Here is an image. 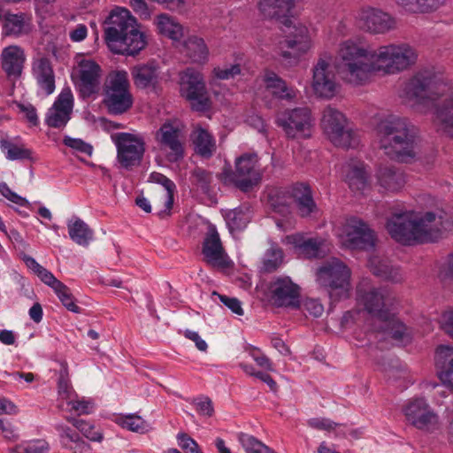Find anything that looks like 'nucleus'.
Instances as JSON below:
<instances>
[{
	"mask_svg": "<svg viewBox=\"0 0 453 453\" xmlns=\"http://www.w3.org/2000/svg\"><path fill=\"white\" fill-rule=\"evenodd\" d=\"M54 292L58 296L62 304L70 311L81 313V309L75 303V298L67 286L62 283Z\"/></svg>",
	"mask_w": 453,
	"mask_h": 453,
	"instance_id": "obj_47",
	"label": "nucleus"
},
{
	"mask_svg": "<svg viewBox=\"0 0 453 453\" xmlns=\"http://www.w3.org/2000/svg\"><path fill=\"white\" fill-rule=\"evenodd\" d=\"M403 412L409 423L419 430L434 432L440 427L438 415L422 397L410 401Z\"/></svg>",
	"mask_w": 453,
	"mask_h": 453,
	"instance_id": "obj_15",
	"label": "nucleus"
},
{
	"mask_svg": "<svg viewBox=\"0 0 453 453\" xmlns=\"http://www.w3.org/2000/svg\"><path fill=\"white\" fill-rule=\"evenodd\" d=\"M117 148V159L120 165L131 170L142 161L146 143L144 138L131 133H117L111 136Z\"/></svg>",
	"mask_w": 453,
	"mask_h": 453,
	"instance_id": "obj_12",
	"label": "nucleus"
},
{
	"mask_svg": "<svg viewBox=\"0 0 453 453\" xmlns=\"http://www.w3.org/2000/svg\"><path fill=\"white\" fill-rule=\"evenodd\" d=\"M346 179L352 190H364L367 185L368 179L365 165L363 163H358V165L350 167L346 175Z\"/></svg>",
	"mask_w": 453,
	"mask_h": 453,
	"instance_id": "obj_40",
	"label": "nucleus"
},
{
	"mask_svg": "<svg viewBox=\"0 0 453 453\" xmlns=\"http://www.w3.org/2000/svg\"><path fill=\"white\" fill-rule=\"evenodd\" d=\"M434 123L440 132L453 137V94L436 105Z\"/></svg>",
	"mask_w": 453,
	"mask_h": 453,
	"instance_id": "obj_28",
	"label": "nucleus"
},
{
	"mask_svg": "<svg viewBox=\"0 0 453 453\" xmlns=\"http://www.w3.org/2000/svg\"><path fill=\"white\" fill-rule=\"evenodd\" d=\"M72 424L82 433V434L90 441H101L103 440V434L95 426L84 419L72 418L70 420Z\"/></svg>",
	"mask_w": 453,
	"mask_h": 453,
	"instance_id": "obj_49",
	"label": "nucleus"
},
{
	"mask_svg": "<svg viewBox=\"0 0 453 453\" xmlns=\"http://www.w3.org/2000/svg\"><path fill=\"white\" fill-rule=\"evenodd\" d=\"M303 253L309 257H320L326 253V242L322 239L310 238L301 244Z\"/></svg>",
	"mask_w": 453,
	"mask_h": 453,
	"instance_id": "obj_45",
	"label": "nucleus"
},
{
	"mask_svg": "<svg viewBox=\"0 0 453 453\" xmlns=\"http://www.w3.org/2000/svg\"><path fill=\"white\" fill-rule=\"evenodd\" d=\"M37 276L41 279L42 282L50 286L53 290H55L58 287H59L62 284L60 280H58L49 270H47L43 266L38 272Z\"/></svg>",
	"mask_w": 453,
	"mask_h": 453,
	"instance_id": "obj_60",
	"label": "nucleus"
},
{
	"mask_svg": "<svg viewBox=\"0 0 453 453\" xmlns=\"http://www.w3.org/2000/svg\"><path fill=\"white\" fill-rule=\"evenodd\" d=\"M308 425L315 429L330 431L334 430L338 424L331 421L328 418H311L308 420Z\"/></svg>",
	"mask_w": 453,
	"mask_h": 453,
	"instance_id": "obj_59",
	"label": "nucleus"
},
{
	"mask_svg": "<svg viewBox=\"0 0 453 453\" xmlns=\"http://www.w3.org/2000/svg\"><path fill=\"white\" fill-rule=\"evenodd\" d=\"M101 66L93 59L82 58L72 73V80L81 98L87 99L100 90Z\"/></svg>",
	"mask_w": 453,
	"mask_h": 453,
	"instance_id": "obj_14",
	"label": "nucleus"
},
{
	"mask_svg": "<svg viewBox=\"0 0 453 453\" xmlns=\"http://www.w3.org/2000/svg\"><path fill=\"white\" fill-rule=\"evenodd\" d=\"M4 234L16 248L23 250L27 248L28 244L25 242L20 233L15 228H11Z\"/></svg>",
	"mask_w": 453,
	"mask_h": 453,
	"instance_id": "obj_62",
	"label": "nucleus"
},
{
	"mask_svg": "<svg viewBox=\"0 0 453 453\" xmlns=\"http://www.w3.org/2000/svg\"><path fill=\"white\" fill-rule=\"evenodd\" d=\"M102 103L111 115L128 111L134 104L128 73L125 70L110 72L104 81Z\"/></svg>",
	"mask_w": 453,
	"mask_h": 453,
	"instance_id": "obj_7",
	"label": "nucleus"
},
{
	"mask_svg": "<svg viewBox=\"0 0 453 453\" xmlns=\"http://www.w3.org/2000/svg\"><path fill=\"white\" fill-rule=\"evenodd\" d=\"M180 93L190 104L193 111L204 112L211 108L205 83L202 74L191 68H188L180 74Z\"/></svg>",
	"mask_w": 453,
	"mask_h": 453,
	"instance_id": "obj_11",
	"label": "nucleus"
},
{
	"mask_svg": "<svg viewBox=\"0 0 453 453\" xmlns=\"http://www.w3.org/2000/svg\"><path fill=\"white\" fill-rule=\"evenodd\" d=\"M32 73L40 88L50 96L55 90V74L50 60L46 57L35 58L32 62Z\"/></svg>",
	"mask_w": 453,
	"mask_h": 453,
	"instance_id": "obj_25",
	"label": "nucleus"
},
{
	"mask_svg": "<svg viewBox=\"0 0 453 453\" xmlns=\"http://www.w3.org/2000/svg\"><path fill=\"white\" fill-rule=\"evenodd\" d=\"M63 142L65 146L88 156H90L93 152V147L81 139L65 136L63 140Z\"/></svg>",
	"mask_w": 453,
	"mask_h": 453,
	"instance_id": "obj_53",
	"label": "nucleus"
},
{
	"mask_svg": "<svg viewBox=\"0 0 453 453\" xmlns=\"http://www.w3.org/2000/svg\"><path fill=\"white\" fill-rule=\"evenodd\" d=\"M436 372L443 384L453 388V347L441 345L434 354Z\"/></svg>",
	"mask_w": 453,
	"mask_h": 453,
	"instance_id": "obj_27",
	"label": "nucleus"
},
{
	"mask_svg": "<svg viewBox=\"0 0 453 453\" xmlns=\"http://www.w3.org/2000/svg\"><path fill=\"white\" fill-rule=\"evenodd\" d=\"M376 137L379 147L391 160L411 163L418 154L416 127L404 118L389 116L377 124Z\"/></svg>",
	"mask_w": 453,
	"mask_h": 453,
	"instance_id": "obj_4",
	"label": "nucleus"
},
{
	"mask_svg": "<svg viewBox=\"0 0 453 453\" xmlns=\"http://www.w3.org/2000/svg\"><path fill=\"white\" fill-rule=\"evenodd\" d=\"M155 140L162 150H168L169 161L177 162L184 157V144L178 126L165 122L156 132Z\"/></svg>",
	"mask_w": 453,
	"mask_h": 453,
	"instance_id": "obj_19",
	"label": "nucleus"
},
{
	"mask_svg": "<svg viewBox=\"0 0 453 453\" xmlns=\"http://www.w3.org/2000/svg\"><path fill=\"white\" fill-rule=\"evenodd\" d=\"M202 253L204 261L213 267L226 269L232 265L223 249L219 234L215 229L211 230L204 238Z\"/></svg>",
	"mask_w": 453,
	"mask_h": 453,
	"instance_id": "obj_22",
	"label": "nucleus"
},
{
	"mask_svg": "<svg viewBox=\"0 0 453 453\" xmlns=\"http://www.w3.org/2000/svg\"><path fill=\"white\" fill-rule=\"evenodd\" d=\"M346 242L353 250H370L375 245L373 231L362 220L350 219L346 226Z\"/></svg>",
	"mask_w": 453,
	"mask_h": 453,
	"instance_id": "obj_23",
	"label": "nucleus"
},
{
	"mask_svg": "<svg viewBox=\"0 0 453 453\" xmlns=\"http://www.w3.org/2000/svg\"><path fill=\"white\" fill-rule=\"evenodd\" d=\"M117 423L132 432L144 433L147 428L146 422L140 416L134 414L120 416L117 418Z\"/></svg>",
	"mask_w": 453,
	"mask_h": 453,
	"instance_id": "obj_46",
	"label": "nucleus"
},
{
	"mask_svg": "<svg viewBox=\"0 0 453 453\" xmlns=\"http://www.w3.org/2000/svg\"><path fill=\"white\" fill-rule=\"evenodd\" d=\"M150 179L162 185L166 190V198L165 201V210L158 212V216L160 218H165L170 215V211L173 208V191L175 189V184L172 180L167 178L165 175L159 173H152L150 174Z\"/></svg>",
	"mask_w": 453,
	"mask_h": 453,
	"instance_id": "obj_39",
	"label": "nucleus"
},
{
	"mask_svg": "<svg viewBox=\"0 0 453 453\" xmlns=\"http://www.w3.org/2000/svg\"><path fill=\"white\" fill-rule=\"evenodd\" d=\"M311 87L315 95L321 98L331 99L337 93L339 84L331 68L330 58L318 59L312 69Z\"/></svg>",
	"mask_w": 453,
	"mask_h": 453,
	"instance_id": "obj_18",
	"label": "nucleus"
},
{
	"mask_svg": "<svg viewBox=\"0 0 453 453\" xmlns=\"http://www.w3.org/2000/svg\"><path fill=\"white\" fill-rule=\"evenodd\" d=\"M283 251L280 248L271 247L266 252L264 262L265 270L268 273L275 271L282 263Z\"/></svg>",
	"mask_w": 453,
	"mask_h": 453,
	"instance_id": "obj_50",
	"label": "nucleus"
},
{
	"mask_svg": "<svg viewBox=\"0 0 453 453\" xmlns=\"http://www.w3.org/2000/svg\"><path fill=\"white\" fill-rule=\"evenodd\" d=\"M250 355L260 367L267 371L273 370L272 361L265 354H263L259 349L251 348L250 350Z\"/></svg>",
	"mask_w": 453,
	"mask_h": 453,
	"instance_id": "obj_56",
	"label": "nucleus"
},
{
	"mask_svg": "<svg viewBox=\"0 0 453 453\" xmlns=\"http://www.w3.org/2000/svg\"><path fill=\"white\" fill-rule=\"evenodd\" d=\"M67 228L71 240L78 245L88 246L93 239V230L80 218L71 219L67 222Z\"/></svg>",
	"mask_w": 453,
	"mask_h": 453,
	"instance_id": "obj_34",
	"label": "nucleus"
},
{
	"mask_svg": "<svg viewBox=\"0 0 453 453\" xmlns=\"http://www.w3.org/2000/svg\"><path fill=\"white\" fill-rule=\"evenodd\" d=\"M371 272L386 280L400 282L403 280L399 267L391 265L388 262L372 257L369 260Z\"/></svg>",
	"mask_w": 453,
	"mask_h": 453,
	"instance_id": "obj_36",
	"label": "nucleus"
},
{
	"mask_svg": "<svg viewBox=\"0 0 453 453\" xmlns=\"http://www.w3.org/2000/svg\"><path fill=\"white\" fill-rule=\"evenodd\" d=\"M268 297L276 307H297L300 287L288 276L275 277L268 285Z\"/></svg>",
	"mask_w": 453,
	"mask_h": 453,
	"instance_id": "obj_16",
	"label": "nucleus"
},
{
	"mask_svg": "<svg viewBox=\"0 0 453 453\" xmlns=\"http://www.w3.org/2000/svg\"><path fill=\"white\" fill-rule=\"evenodd\" d=\"M213 73L219 80H229L241 73V66L235 64L226 67H215Z\"/></svg>",
	"mask_w": 453,
	"mask_h": 453,
	"instance_id": "obj_54",
	"label": "nucleus"
},
{
	"mask_svg": "<svg viewBox=\"0 0 453 453\" xmlns=\"http://www.w3.org/2000/svg\"><path fill=\"white\" fill-rule=\"evenodd\" d=\"M129 4L133 11L142 19H148L150 18V12L145 0H130Z\"/></svg>",
	"mask_w": 453,
	"mask_h": 453,
	"instance_id": "obj_61",
	"label": "nucleus"
},
{
	"mask_svg": "<svg viewBox=\"0 0 453 453\" xmlns=\"http://www.w3.org/2000/svg\"><path fill=\"white\" fill-rule=\"evenodd\" d=\"M448 0H395L404 11L413 14H430L443 7Z\"/></svg>",
	"mask_w": 453,
	"mask_h": 453,
	"instance_id": "obj_33",
	"label": "nucleus"
},
{
	"mask_svg": "<svg viewBox=\"0 0 453 453\" xmlns=\"http://www.w3.org/2000/svg\"><path fill=\"white\" fill-rule=\"evenodd\" d=\"M49 443L44 440H35L27 443L17 445L12 449V453H48Z\"/></svg>",
	"mask_w": 453,
	"mask_h": 453,
	"instance_id": "obj_48",
	"label": "nucleus"
},
{
	"mask_svg": "<svg viewBox=\"0 0 453 453\" xmlns=\"http://www.w3.org/2000/svg\"><path fill=\"white\" fill-rule=\"evenodd\" d=\"M195 185L203 194L209 196L211 192L212 173L203 168H195L190 176Z\"/></svg>",
	"mask_w": 453,
	"mask_h": 453,
	"instance_id": "obj_43",
	"label": "nucleus"
},
{
	"mask_svg": "<svg viewBox=\"0 0 453 453\" xmlns=\"http://www.w3.org/2000/svg\"><path fill=\"white\" fill-rule=\"evenodd\" d=\"M357 301L365 311L379 321L380 325L374 326V331L381 332L400 343L410 342L411 332L395 315L397 299L390 289L362 282L357 288Z\"/></svg>",
	"mask_w": 453,
	"mask_h": 453,
	"instance_id": "obj_2",
	"label": "nucleus"
},
{
	"mask_svg": "<svg viewBox=\"0 0 453 453\" xmlns=\"http://www.w3.org/2000/svg\"><path fill=\"white\" fill-rule=\"evenodd\" d=\"M292 199L301 217H308L317 211V204L310 186L303 183L296 184L292 190Z\"/></svg>",
	"mask_w": 453,
	"mask_h": 453,
	"instance_id": "obj_31",
	"label": "nucleus"
},
{
	"mask_svg": "<svg viewBox=\"0 0 453 453\" xmlns=\"http://www.w3.org/2000/svg\"><path fill=\"white\" fill-rule=\"evenodd\" d=\"M251 218L250 210L247 206H241L230 210L225 214V219L230 231H240L244 229Z\"/></svg>",
	"mask_w": 453,
	"mask_h": 453,
	"instance_id": "obj_38",
	"label": "nucleus"
},
{
	"mask_svg": "<svg viewBox=\"0 0 453 453\" xmlns=\"http://www.w3.org/2000/svg\"><path fill=\"white\" fill-rule=\"evenodd\" d=\"M78 415L89 414L93 410V403L90 401L84 399L81 400H72L68 403Z\"/></svg>",
	"mask_w": 453,
	"mask_h": 453,
	"instance_id": "obj_58",
	"label": "nucleus"
},
{
	"mask_svg": "<svg viewBox=\"0 0 453 453\" xmlns=\"http://www.w3.org/2000/svg\"><path fill=\"white\" fill-rule=\"evenodd\" d=\"M313 119L308 107L287 109L279 112L276 124L281 127L288 138H307L311 136Z\"/></svg>",
	"mask_w": 453,
	"mask_h": 453,
	"instance_id": "obj_13",
	"label": "nucleus"
},
{
	"mask_svg": "<svg viewBox=\"0 0 453 453\" xmlns=\"http://www.w3.org/2000/svg\"><path fill=\"white\" fill-rule=\"evenodd\" d=\"M357 19L361 27L372 35H385L397 27V20L394 16L372 6L363 7Z\"/></svg>",
	"mask_w": 453,
	"mask_h": 453,
	"instance_id": "obj_17",
	"label": "nucleus"
},
{
	"mask_svg": "<svg viewBox=\"0 0 453 453\" xmlns=\"http://www.w3.org/2000/svg\"><path fill=\"white\" fill-rule=\"evenodd\" d=\"M268 200L273 209L280 213H285L288 211V208L292 200V194L288 191L275 188L272 189L268 194Z\"/></svg>",
	"mask_w": 453,
	"mask_h": 453,
	"instance_id": "obj_41",
	"label": "nucleus"
},
{
	"mask_svg": "<svg viewBox=\"0 0 453 453\" xmlns=\"http://www.w3.org/2000/svg\"><path fill=\"white\" fill-rule=\"evenodd\" d=\"M441 323L444 332L453 339V310L442 313Z\"/></svg>",
	"mask_w": 453,
	"mask_h": 453,
	"instance_id": "obj_64",
	"label": "nucleus"
},
{
	"mask_svg": "<svg viewBox=\"0 0 453 453\" xmlns=\"http://www.w3.org/2000/svg\"><path fill=\"white\" fill-rule=\"evenodd\" d=\"M178 445L186 453H203L196 441L185 433L177 434Z\"/></svg>",
	"mask_w": 453,
	"mask_h": 453,
	"instance_id": "obj_52",
	"label": "nucleus"
},
{
	"mask_svg": "<svg viewBox=\"0 0 453 453\" xmlns=\"http://www.w3.org/2000/svg\"><path fill=\"white\" fill-rule=\"evenodd\" d=\"M196 153L203 157L210 158L216 151V141L213 135L205 128L197 126L190 134Z\"/></svg>",
	"mask_w": 453,
	"mask_h": 453,
	"instance_id": "obj_30",
	"label": "nucleus"
},
{
	"mask_svg": "<svg viewBox=\"0 0 453 453\" xmlns=\"http://www.w3.org/2000/svg\"><path fill=\"white\" fill-rule=\"evenodd\" d=\"M104 23V39L112 51L134 56L145 47V36L139 31L136 19L127 8L113 9Z\"/></svg>",
	"mask_w": 453,
	"mask_h": 453,
	"instance_id": "obj_5",
	"label": "nucleus"
},
{
	"mask_svg": "<svg viewBox=\"0 0 453 453\" xmlns=\"http://www.w3.org/2000/svg\"><path fill=\"white\" fill-rule=\"evenodd\" d=\"M449 89L444 74L433 69L418 72L404 85L403 95L408 100H435Z\"/></svg>",
	"mask_w": 453,
	"mask_h": 453,
	"instance_id": "obj_9",
	"label": "nucleus"
},
{
	"mask_svg": "<svg viewBox=\"0 0 453 453\" xmlns=\"http://www.w3.org/2000/svg\"><path fill=\"white\" fill-rule=\"evenodd\" d=\"M180 51L193 63L204 64L208 60V47L203 39L196 35L188 36L184 40Z\"/></svg>",
	"mask_w": 453,
	"mask_h": 453,
	"instance_id": "obj_32",
	"label": "nucleus"
},
{
	"mask_svg": "<svg viewBox=\"0 0 453 453\" xmlns=\"http://www.w3.org/2000/svg\"><path fill=\"white\" fill-rule=\"evenodd\" d=\"M0 194L10 202L24 206L27 203L26 198L13 192L5 182H0Z\"/></svg>",
	"mask_w": 453,
	"mask_h": 453,
	"instance_id": "obj_55",
	"label": "nucleus"
},
{
	"mask_svg": "<svg viewBox=\"0 0 453 453\" xmlns=\"http://www.w3.org/2000/svg\"><path fill=\"white\" fill-rule=\"evenodd\" d=\"M73 96L70 88H64L48 110L45 123L53 128H63L71 119Z\"/></svg>",
	"mask_w": 453,
	"mask_h": 453,
	"instance_id": "obj_21",
	"label": "nucleus"
},
{
	"mask_svg": "<svg viewBox=\"0 0 453 453\" xmlns=\"http://www.w3.org/2000/svg\"><path fill=\"white\" fill-rule=\"evenodd\" d=\"M196 411L201 415L211 417L214 413L213 404L209 397H203L196 403Z\"/></svg>",
	"mask_w": 453,
	"mask_h": 453,
	"instance_id": "obj_63",
	"label": "nucleus"
},
{
	"mask_svg": "<svg viewBox=\"0 0 453 453\" xmlns=\"http://www.w3.org/2000/svg\"><path fill=\"white\" fill-rule=\"evenodd\" d=\"M32 31V19L27 14L14 13L10 11L4 12L1 31L3 37L20 38L30 35Z\"/></svg>",
	"mask_w": 453,
	"mask_h": 453,
	"instance_id": "obj_24",
	"label": "nucleus"
},
{
	"mask_svg": "<svg viewBox=\"0 0 453 453\" xmlns=\"http://www.w3.org/2000/svg\"><path fill=\"white\" fill-rule=\"evenodd\" d=\"M239 441L246 453H275L273 449L248 434H241L239 435Z\"/></svg>",
	"mask_w": 453,
	"mask_h": 453,
	"instance_id": "obj_44",
	"label": "nucleus"
},
{
	"mask_svg": "<svg viewBox=\"0 0 453 453\" xmlns=\"http://www.w3.org/2000/svg\"><path fill=\"white\" fill-rule=\"evenodd\" d=\"M264 82L273 94L281 99H291L295 96L292 89L288 88L286 82L274 72L267 71L264 76Z\"/></svg>",
	"mask_w": 453,
	"mask_h": 453,
	"instance_id": "obj_37",
	"label": "nucleus"
},
{
	"mask_svg": "<svg viewBox=\"0 0 453 453\" xmlns=\"http://www.w3.org/2000/svg\"><path fill=\"white\" fill-rule=\"evenodd\" d=\"M418 59L416 50L408 43H389L376 49L354 40L340 43L335 68L346 84L363 86L376 74H396L409 69Z\"/></svg>",
	"mask_w": 453,
	"mask_h": 453,
	"instance_id": "obj_1",
	"label": "nucleus"
},
{
	"mask_svg": "<svg viewBox=\"0 0 453 453\" xmlns=\"http://www.w3.org/2000/svg\"><path fill=\"white\" fill-rule=\"evenodd\" d=\"M56 428L59 433L60 443L65 449L81 438L79 434L69 426L58 425Z\"/></svg>",
	"mask_w": 453,
	"mask_h": 453,
	"instance_id": "obj_51",
	"label": "nucleus"
},
{
	"mask_svg": "<svg viewBox=\"0 0 453 453\" xmlns=\"http://www.w3.org/2000/svg\"><path fill=\"white\" fill-rule=\"evenodd\" d=\"M350 278V269L335 257L325 261L316 273L318 284L327 292L334 302L349 298L351 289Z\"/></svg>",
	"mask_w": 453,
	"mask_h": 453,
	"instance_id": "obj_6",
	"label": "nucleus"
},
{
	"mask_svg": "<svg viewBox=\"0 0 453 453\" xmlns=\"http://www.w3.org/2000/svg\"><path fill=\"white\" fill-rule=\"evenodd\" d=\"M219 178L225 185H233L242 192L250 191L262 179L257 154L247 152L237 157L234 170L224 167Z\"/></svg>",
	"mask_w": 453,
	"mask_h": 453,
	"instance_id": "obj_8",
	"label": "nucleus"
},
{
	"mask_svg": "<svg viewBox=\"0 0 453 453\" xmlns=\"http://www.w3.org/2000/svg\"><path fill=\"white\" fill-rule=\"evenodd\" d=\"M452 229L453 219L444 211L426 212L419 219H413L411 213L403 212L393 215L387 222L390 236L403 245L434 242Z\"/></svg>",
	"mask_w": 453,
	"mask_h": 453,
	"instance_id": "obj_3",
	"label": "nucleus"
},
{
	"mask_svg": "<svg viewBox=\"0 0 453 453\" xmlns=\"http://www.w3.org/2000/svg\"><path fill=\"white\" fill-rule=\"evenodd\" d=\"M156 25L161 35L173 41H179L183 36V27L175 18L166 13L157 16Z\"/></svg>",
	"mask_w": 453,
	"mask_h": 453,
	"instance_id": "obj_35",
	"label": "nucleus"
},
{
	"mask_svg": "<svg viewBox=\"0 0 453 453\" xmlns=\"http://www.w3.org/2000/svg\"><path fill=\"white\" fill-rule=\"evenodd\" d=\"M0 148L5 153V157L9 160L30 159L32 150L24 146L17 145L7 140L0 141Z\"/></svg>",
	"mask_w": 453,
	"mask_h": 453,
	"instance_id": "obj_42",
	"label": "nucleus"
},
{
	"mask_svg": "<svg viewBox=\"0 0 453 453\" xmlns=\"http://www.w3.org/2000/svg\"><path fill=\"white\" fill-rule=\"evenodd\" d=\"M213 295L219 296L220 302L229 308L234 313L237 315H242L243 310L241 305V302L235 297H229L227 296L219 295L216 292H213Z\"/></svg>",
	"mask_w": 453,
	"mask_h": 453,
	"instance_id": "obj_57",
	"label": "nucleus"
},
{
	"mask_svg": "<svg viewBox=\"0 0 453 453\" xmlns=\"http://www.w3.org/2000/svg\"><path fill=\"white\" fill-rule=\"evenodd\" d=\"M321 127L329 141L336 147L348 149L357 144L354 133L348 127L344 114L332 106L323 110Z\"/></svg>",
	"mask_w": 453,
	"mask_h": 453,
	"instance_id": "obj_10",
	"label": "nucleus"
},
{
	"mask_svg": "<svg viewBox=\"0 0 453 453\" xmlns=\"http://www.w3.org/2000/svg\"><path fill=\"white\" fill-rule=\"evenodd\" d=\"M376 178L381 188L392 192L400 190L406 182L403 171L394 165H380Z\"/></svg>",
	"mask_w": 453,
	"mask_h": 453,
	"instance_id": "obj_29",
	"label": "nucleus"
},
{
	"mask_svg": "<svg viewBox=\"0 0 453 453\" xmlns=\"http://www.w3.org/2000/svg\"><path fill=\"white\" fill-rule=\"evenodd\" d=\"M26 61L25 50L18 44L7 45L0 52V68L8 81L15 82L21 78Z\"/></svg>",
	"mask_w": 453,
	"mask_h": 453,
	"instance_id": "obj_20",
	"label": "nucleus"
},
{
	"mask_svg": "<svg viewBox=\"0 0 453 453\" xmlns=\"http://www.w3.org/2000/svg\"><path fill=\"white\" fill-rule=\"evenodd\" d=\"M131 74L134 85L142 89L155 90L160 81L159 68L154 62L134 65L131 69Z\"/></svg>",
	"mask_w": 453,
	"mask_h": 453,
	"instance_id": "obj_26",
	"label": "nucleus"
}]
</instances>
